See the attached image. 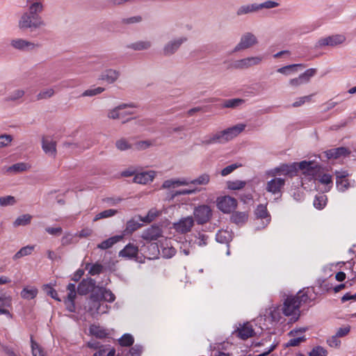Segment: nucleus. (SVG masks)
Segmentation results:
<instances>
[{"mask_svg":"<svg viewBox=\"0 0 356 356\" xmlns=\"http://www.w3.org/2000/svg\"><path fill=\"white\" fill-rule=\"evenodd\" d=\"M43 10V5L41 1L32 3L29 8V11L24 13L19 21V26L22 29L31 31L35 30L44 23L39 14Z\"/></svg>","mask_w":356,"mask_h":356,"instance_id":"1","label":"nucleus"},{"mask_svg":"<svg viewBox=\"0 0 356 356\" xmlns=\"http://www.w3.org/2000/svg\"><path fill=\"white\" fill-rule=\"evenodd\" d=\"M90 300L92 301V307L90 308V311H92L94 307L97 314H103L106 312L104 309H107L108 306L100 304L99 301L103 300L113 302L115 300V296L110 289L102 286L98 287L97 291L90 295Z\"/></svg>","mask_w":356,"mask_h":356,"instance_id":"2","label":"nucleus"},{"mask_svg":"<svg viewBox=\"0 0 356 356\" xmlns=\"http://www.w3.org/2000/svg\"><path fill=\"white\" fill-rule=\"evenodd\" d=\"M283 314L286 316H291V321H297L300 316V302L293 296H287L283 302L282 308Z\"/></svg>","mask_w":356,"mask_h":356,"instance_id":"3","label":"nucleus"},{"mask_svg":"<svg viewBox=\"0 0 356 356\" xmlns=\"http://www.w3.org/2000/svg\"><path fill=\"white\" fill-rule=\"evenodd\" d=\"M217 208L224 213H230L237 207V200L231 196L218 197L216 200Z\"/></svg>","mask_w":356,"mask_h":356,"instance_id":"4","label":"nucleus"},{"mask_svg":"<svg viewBox=\"0 0 356 356\" xmlns=\"http://www.w3.org/2000/svg\"><path fill=\"white\" fill-rule=\"evenodd\" d=\"M188 40L186 36L175 38L166 42L163 49L162 54L164 56H171L175 54L181 47V46Z\"/></svg>","mask_w":356,"mask_h":356,"instance_id":"5","label":"nucleus"},{"mask_svg":"<svg viewBox=\"0 0 356 356\" xmlns=\"http://www.w3.org/2000/svg\"><path fill=\"white\" fill-rule=\"evenodd\" d=\"M258 40L252 33L246 32L241 37L239 42L236 45L232 52H237L241 50L248 49L256 45Z\"/></svg>","mask_w":356,"mask_h":356,"instance_id":"6","label":"nucleus"},{"mask_svg":"<svg viewBox=\"0 0 356 356\" xmlns=\"http://www.w3.org/2000/svg\"><path fill=\"white\" fill-rule=\"evenodd\" d=\"M193 215L197 224L203 225L211 219L212 210L209 205L202 204L195 208Z\"/></svg>","mask_w":356,"mask_h":356,"instance_id":"7","label":"nucleus"},{"mask_svg":"<svg viewBox=\"0 0 356 356\" xmlns=\"http://www.w3.org/2000/svg\"><path fill=\"white\" fill-rule=\"evenodd\" d=\"M346 41V36L342 34H336L319 39L315 47L316 48H321L325 46L335 47L341 44Z\"/></svg>","mask_w":356,"mask_h":356,"instance_id":"8","label":"nucleus"},{"mask_svg":"<svg viewBox=\"0 0 356 356\" xmlns=\"http://www.w3.org/2000/svg\"><path fill=\"white\" fill-rule=\"evenodd\" d=\"M262 56H250L236 60L233 67L235 69L244 70L251 67L259 65L263 60Z\"/></svg>","mask_w":356,"mask_h":356,"instance_id":"9","label":"nucleus"},{"mask_svg":"<svg viewBox=\"0 0 356 356\" xmlns=\"http://www.w3.org/2000/svg\"><path fill=\"white\" fill-rule=\"evenodd\" d=\"M296 173L299 170L303 171V174L307 175L314 176L318 171L320 167L314 161H302L300 163H297Z\"/></svg>","mask_w":356,"mask_h":356,"instance_id":"10","label":"nucleus"},{"mask_svg":"<svg viewBox=\"0 0 356 356\" xmlns=\"http://www.w3.org/2000/svg\"><path fill=\"white\" fill-rule=\"evenodd\" d=\"M316 69H308L304 73L300 74L298 77L291 79L289 81V84L291 86L297 87L304 83H307L309 81L310 79L316 74Z\"/></svg>","mask_w":356,"mask_h":356,"instance_id":"11","label":"nucleus"},{"mask_svg":"<svg viewBox=\"0 0 356 356\" xmlns=\"http://www.w3.org/2000/svg\"><path fill=\"white\" fill-rule=\"evenodd\" d=\"M285 185V179L283 178L275 177L268 181L266 184V190L273 195L282 194V190Z\"/></svg>","mask_w":356,"mask_h":356,"instance_id":"12","label":"nucleus"},{"mask_svg":"<svg viewBox=\"0 0 356 356\" xmlns=\"http://www.w3.org/2000/svg\"><path fill=\"white\" fill-rule=\"evenodd\" d=\"M95 284V280L90 277L83 279L77 286V293L81 296L86 295L93 291Z\"/></svg>","mask_w":356,"mask_h":356,"instance_id":"13","label":"nucleus"},{"mask_svg":"<svg viewBox=\"0 0 356 356\" xmlns=\"http://www.w3.org/2000/svg\"><path fill=\"white\" fill-rule=\"evenodd\" d=\"M245 124H238L232 127L222 130L226 142H228L239 135L245 128Z\"/></svg>","mask_w":356,"mask_h":356,"instance_id":"14","label":"nucleus"},{"mask_svg":"<svg viewBox=\"0 0 356 356\" xmlns=\"http://www.w3.org/2000/svg\"><path fill=\"white\" fill-rule=\"evenodd\" d=\"M194 225V220L193 217L188 216L184 218L175 225V228L179 232L185 234L191 231V228Z\"/></svg>","mask_w":356,"mask_h":356,"instance_id":"15","label":"nucleus"},{"mask_svg":"<svg viewBox=\"0 0 356 356\" xmlns=\"http://www.w3.org/2000/svg\"><path fill=\"white\" fill-rule=\"evenodd\" d=\"M316 284L318 289L317 291H315L314 287H311V291L315 296L327 293L332 289V284L327 282L325 278H318Z\"/></svg>","mask_w":356,"mask_h":356,"instance_id":"16","label":"nucleus"},{"mask_svg":"<svg viewBox=\"0 0 356 356\" xmlns=\"http://www.w3.org/2000/svg\"><path fill=\"white\" fill-rule=\"evenodd\" d=\"M11 45L15 49L21 51H29L34 49L38 44L27 41L24 39H15L11 41Z\"/></svg>","mask_w":356,"mask_h":356,"instance_id":"17","label":"nucleus"},{"mask_svg":"<svg viewBox=\"0 0 356 356\" xmlns=\"http://www.w3.org/2000/svg\"><path fill=\"white\" fill-rule=\"evenodd\" d=\"M162 236V230L159 226L152 225L147 229L143 234V238L146 241H156Z\"/></svg>","mask_w":356,"mask_h":356,"instance_id":"18","label":"nucleus"},{"mask_svg":"<svg viewBox=\"0 0 356 356\" xmlns=\"http://www.w3.org/2000/svg\"><path fill=\"white\" fill-rule=\"evenodd\" d=\"M227 143L225 138L223 131H218L214 134L205 137L204 140H202L201 144L209 145L212 144L225 143Z\"/></svg>","mask_w":356,"mask_h":356,"instance_id":"19","label":"nucleus"},{"mask_svg":"<svg viewBox=\"0 0 356 356\" xmlns=\"http://www.w3.org/2000/svg\"><path fill=\"white\" fill-rule=\"evenodd\" d=\"M350 152L349 149L344 147H340L337 148L330 149L325 152V154L327 159H338L341 156H346L350 154Z\"/></svg>","mask_w":356,"mask_h":356,"instance_id":"20","label":"nucleus"},{"mask_svg":"<svg viewBox=\"0 0 356 356\" xmlns=\"http://www.w3.org/2000/svg\"><path fill=\"white\" fill-rule=\"evenodd\" d=\"M296 165L297 163H293L291 164H282L277 167L275 170L277 172L293 177L297 175L296 167Z\"/></svg>","mask_w":356,"mask_h":356,"instance_id":"21","label":"nucleus"},{"mask_svg":"<svg viewBox=\"0 0 356 356\" xmlns=\"http://www.w3.org/2000/svg\"><path fill=\"white\" fill-rule=\"evenodd\" d=\"M154 172L149 171L138 173L134 177V181L137 184H146L149 181H152L154 178Z\"/></svg>","mask_w":356,"mask_h":356,"instance_id":"22","label":"nucleus"},{"mask_svg":"<svg viewBox=\"0 0 356 356\" xmlns=\"http://www.w3.org/2000/svg\"><path fill=\"white\" fill-rule=\"evenodd\" d=\"M140 218V216H138L137 220L131 218L127 222L126 227L123 231L124 236L131 234L142 226V224L140 222L141 221Z\"/></svg>","mask_w":356,"mask_h":356,"instance_id":"23","label":"nucleus"},{"mask_svg":"<svg viewBox=\"0 0 356 356\" xmlns=\"http://www.w3.org/2000/svg\"><path fill=\"white\" fill-rule=\"evenodd\" d=\"M238 337L241 339H247L254 336V332L252 326L249 323H244L241 327L237 330Z\"/></svg>","mask_w":356,"mask_h":356,"instance_id":"24","label":"nucleus"},{"mask_svg":"<svg viewBox=\"0 0 356 356\" xmlns=\"http://www.w3.org/2000/svg\"><path fill=\"white\" fill-rule=\"evenodd\" d=\"M42 148L45 154L54 157L56 155V143L54 140H49L44 138L42 140Z\"/></svg>","mask_w":356,"mask_h":356,"instance_id":"25","label":"nucleus"},{"mask_svg":"<svg viewBox=\"0 0 356 356\" xmlns=\"http://www.w3.org/2000/svg\"><path fill=\"white\" fill-rule=\"evenodd\" d=\"M120 76V72L115 70L108 69L105 70L99 79L106 81L109 83H114Z\"/></svg>","mask_w":356,"mask_h":356,"instance_id":"26","label":"nucleus"},{"mask_svg":"<svg viewBox=\"0 0 356 356\" xmlns=\"http://www.w3.org/2000/svg\"><path fill=\"white\" fill-rule=\"evenodd\" d=\"M259 11L258 3H254L251 4H245L241 6L236 10L237 16L248 15Z\"/></svg>","mask_w":356,"mask_h":356,"instance_id":"27","label":"nucleus"},{"mask_svg":"<svg viewBox=\"0 0 356 356\" xmlns=\"http://www.w3.org/2000/svg\"><path fill=\"white\" fill-rule=\"evenodd\" d=\"M130 106H132L131 105H129V104H120L118 106H116L115 108H113V110L110 111L108 113V117L111 119H120L122 117H124V115H129V114H131V113H122L120 112L121 110L127 108V107H130Z\"/></svg>","mask_w":356,"mask_h":356,"instance_id":"28","label":"nucleus"},{"mask_svg":"<svg viewBox=\"0 0 356 356\" xmlns=\"http://www.w3.org/2000/svg\"><path fill=\"white\" fill-rule=\"evenodd\" d=\"M138 252V247L134 244H127L122 250L120 252V256L123 257L133 258L137 256Z\"/></svg>","mask_w":356,"mask_h":356,"instance_id":"29","label":"nucleus"},{"mask_svg":"<svg viewBox=\"0 0 356 356\" xmlns=\"http://www.w3.org/2000/svg\"><path fill=\"white\" fill-rule=\"evenodd\" d=\"M310 290L311 288H307V290L306 291L302 292V291H299L298 293L295 296L296 298H297L298 302H300V306L302 304H305L308 302H310L316 299L317 296H315V294H314L313 296L312 294H309Z\"/></svg>","mask_w":356,"mask_h":356,"instance_id":"30","label":"nucleus"},{"mask_svg":"<svg viewBox=\"0 0 356 356\" xmlns=\"http://www.w3.org/2000/svg\"><path fill=\"white\" fill-rule=\"evenodd\" d=\"M123 238L122 235H116L108 238V239L102 241L101 243L97 245V248L102 250H107L111 248L113 245L120 241Z\"/></svg>","mask_w":356,"mask_h":356,"instance_id":"31","label":"nucleus"},{"mask_svg":"<svg viewBox=\"0 0 356 356\" xmlns=\"http://www.w3.org/2000/svg\"><path fill=\"white\" fill-rule=\"evenodd\" d=\"M248 213L241 211L234 212L230 217L231 221L238 225L244 224L248 220Z\"/></svg>","mask_w":356,"mask_h":356,"instance_id":"32","label":"nucleus"},{"mask_svg":"<svg viewBox=\"0 0 356 356\" xmlns=\"http://www.w3.org/2000/svg\"><path fill=\"white\" fill-rule=\"evenodd\" d=\"M266 205L267 204H259L254 211V215L257 218L266 219L267 222H269L270 216L267 210Z\"/></svg>","mask_w":356,"mask_h":356,"instance_id":"33","label":"nucleus"},{"mask_svg":"<svg viewBox=\"0 0 356 356\" xmlns=\"http://www.w3.org/2000/svg\"><path fill=\"white\" fill-rule=\"evenodd\" d=\"M127 47L135 51L146 50L152 47V42L148 40H140L131 43Z\"/></svg>","mask_w":356,"mask_h":356,"instance_id":"34","label":"nucleus"},{"mask_svg":"<svg viewBox=\"0 0 356 356\" xmlns=\"http://www.w3.org/2000/svg\"><path fill=\"white\" fill-rule=\"evenodd\" d=\"M232 235L227 230H219L216 235V239L218 243L228 244L232 241Z\"/></svg>","mask_w":356,"mask_h":356,"instance_id":"35","label":"nucleus"},{"mask_svg":"<svg viewBox=\"0 0 356 356\" xmlns=\"http://www.w3.org/2000/svg\"><path fill=\"white\" fill-rule=\"evenodd\" d=\"M25 95V91L22 89H16L11 92L6 97H5L4 101L6 102H17L22 99Z\"/></svg>","mask_w":356,"mask_h":356,"instance_id":"36","label":"nucleus"},{"mask_svg":"<svg viewBox=\"0 0 356 356\" xmlns=\"http://www.w3.org/2000/svg\"><path fill=\"white\" fill-rule=\"evenodd\" d=\"M86 269H89L88 273L91 275H97L102 273L104 270V266L101 264L95 263L91 264L90 263H87L86 264Z\"/></svg>","mask_w":356,"mask_h":356,"instance_id":"37","label":"nucleus"},{"mask_svg":"<svg viewBox=\"0 0 356 356\" xmlns=\"http://www.w3.org/2000/svg\"><path fill=\"white\" fill-rule=\"evenodd\" d=\"M89 330L92 335L99 339L105 338L108 335L106 330L99 325H92Z\"/></svg>","mask_w":356,"mask_h":356,"instance_id":"38","label":"nucleus"},{"mask_svg":"<svg viewBox=\"0 0 356 356\" xmlns=\"http://www.w3.org/2000/svg\"><path fill=\"white\" fill-rule=\"evenodd\" d=\"M32 216L30 214H24L18 216L13 222L15 227L19 226H25L31 223Z\"/></svg>","mask_w":356,"mask_h":356,"instance_id":"39","label":"nucleus"},{"mask_svg":"<svg viewBox=\"0 0 356 356\" xmlns=\"http://www.w3.org/2000/svg\"><path fill=\"white\" fill-rule=\"evenodd\" d=\"M28 169V165L26 163L20 162L17 163L15 164L12 165L11 166L7 168L8 172H12L14 174H17L19 172H24Z\"/></svg>","mask_w":356,"mask_h":356,"instance_id":"40","label":"nucleus"},{"mask_svg":"<svg viewBox=\"0 0 356 356\" xmlns=\"http://www.w3.org/2000/svg\"><path fill=\"white\" fill-rule=\"evenodd\" d=\"M33 250V245H26L25 247H23L15 254V255L13 256V259L17 260L23 257L29 255L32 253Z\"/></svg>","mask_w":356,"mask_h":356,"instance_id":"41","label":"nucleus"},{"mask_svg":"<svg viewBox=\"0 0 356 356\" xmlns=\"http://www.w3.org/2000/svg\"><path fill=\"white\" fill-rule=\"evenodd\" d=\"M245 102V100L240 98L226 99L222 105L223 108H234L240 106Z\"/></svg>","mask_w":356,"mask_h":356,"instance_id":"42","label":"nucleus"},{"mask_svg":"<svg viewBox=\"0 0 356 356\" xmlns=\"http://www.w3.org/2000/svg\"><path fill=\"white\" fill-rule=\"evenodd\" d=\"M210 181V175L207 173L200 175L196 179L190 181L193 185H207Z\"/></svg>","mask_w":356,"mask_h":356,"instance_id":"43","label":"nucleus"},{"mask_svg":"<svg viewBox=\"0 0 356 356\" xmlns=\"http://www.w3.org/2000/svg\"><path fill=\"white\" fill-rule=\"evenodd\" d=\"M118 343L121 346L129 347L134 343V339L130 334H124L118 340Z\"/></svg>","mask_w":356,"mask_h":356,"instance_id":"44","label":"nucleus"},{"mask_svg":"<svg viewBox=\"0 0 356 356\" xmlns=\"http://www.w3.org/2000/svg\"><path fill=\"white\" fill-rule=\"evenodd\" d=\"M115 147L120 151H125L133 148V144L125 138H120L115 142Z\"/></svg>","mask_w":356,"mask_h":356,"instance_id":"45","label":"nucleus"},{"mask_svg":"<svg viewBox=\"0 0 356 356\" xmlns=\"http://www.w3.org/2000/svg\"><path fill=\"white\" fill-rule=\"evenodd\" d=\"M117 213H118V211L115 209H110L104 210V211L97 213L95 216V217L94 218V221H97V220H99L102 218L112 217Z\"/></svg>","mask_w":356,"mask_h":356,"instance_id":"46","label":"nucleus"},{"mask_svg":"<svg viewBox=\"0 0 356 356\" xmlns=\"http://www.w3.org/2000/svg\"><path fill=\"white\" fill-rule=\"evenodd\" d=\"M55 91L53 88H47L41 90L36 96L37 100L47 99L53 97Z\"/></svg>","mask_w":356,"mask_h":356,"instance_id":"47","label":"nucleus"},{"mask_svg":"<svg viewBox=\"0 0 356 356\" xmlns=\"http://www.w3.org/2000/svg\"><path fill=\"white\" fill-rule=\"evenodd\" d=\"M38 294V290L35 288L29 289L27 288L23 289L21 292V296L27 300L33 299Z\"/></svg>","mask_w":356,"mask_h":356,"instance_id":"48","label":"nucleus"},{"mask_svg":"<svg viewBox=\"0 0 356 356\" xmlns=\"http://www.w3.org/2000/svg\"><path fill=\"white\" fill-rule=\"evenodd\" d=\"M31 350L33 356H45L42 348L31 337Z\"/></svg>","mask_w":356,"mask_h":356,"instance_id":"49","label":"nucleus"},{"mask_svg":"<svg viewBox=\"0 0 356 356\" xmlns=\"http://www.w3.org/2000/svg\"><path fill=\"white\" fill-rule=\"evenodd\" d=\"M246 183L244 181L235 180L229 181L227 182V188L230 190L236 191L240 190L245 187Z\"/></svg>","mask_w":356,"mask_h":356,"instance_id":"50","label":"nucleus"},{"mask_svg":"<svg viewBox=\"0 0 356 356\" xmlns=\"http://www.w3.org/2000/svg\"><path fill=\"white\" fill-rule=\"evenodd\" d=\"M314 206L318 209H322L326 204V197L324 195H316L314 200Z\"/></svg>","mask_w":356,"mask_h":356,"instance_id":"51","label":"nucleus"},{"mask_svg":"<svg viewBox=\"0 0 356 356\" xmlns=\"http://www.w3.org/2000/svg\"><path fill=\"white\" fill-rule=\"evenodd\" d=\"M327 351L323 347L321 346H315L309 352V356H327Z\"/></svg>","mask_w":356,"mask_h":356,"instance_id":"52","label":"nucleus"},{"mask_svg":"<svg viewBox=\"0 0 356 356\" xmlns=\"http://www.w3.org/2000/svg\"><path fill=\"white\" fill-rule=\"evenodd\" d=\"M355 282L356 279L355 277H353V279L348 280L345 283L337 285L333 288V291H334V293H338L345 288L352 286L355 283Z\"/></svg>","mask_w":356,"mask_h":356,"instance_id":"53","label":"nucleus"},{"mask_svg":"<svg viewBox=\"0 0 356 356\" xmlns=\"http://www.w3.org/2000/svg\"><path fill=\"white\" fill-rule=\"evenodd\" d=\"M104 90H105L104 88H102V87H97L95 88L88 89L83 92L82 96L83 97L95 96L96 95L102 93V92L104 91Z\"/></svg>","mask_w":356,"mask_h":356,"instance_id":"54","label":"nucleus"},{"mask_svg":"<svg viewBox=\"0 0 356 356\" xmlns=\"http://www.w3.org/2000/svg\"><path fill=\"white\" fill-rule=\"evenodd\" d=\"M76 236L75 234H72L70 232H67L61 238L60 242L63 246H67L74 243V238Z\"/></svg>","mask_w":356,"mask_h":356,"instance_id":"55","label":"nucleus"},{"mask_svg":"<svg viewBox=\"0 0 356 356\" xmlns=\"http://www.w3.org/2000/svg\"><path fill=\"white\" fill-rule=\"evenodd\" d=\"M279 5V3L276 1L268 0L261 3H258V8L259 10L261 9H271L277 7Z\"/></svg>","mask_w":356,"mask_h":356,"instance_id":"56","label":"nucleus"},{"mask_svg":"<svg viewBox=\"0 0 356 356\" xmlns=\"http://www.w3.org/2000/svg\"><path fill=\"white\" fill-rule=\"evenodd\" d=\"M15 203V199L13 196L8 195L0 197V205L6 207L8 205H13Z\"/></svg>","mask_w":356,"mask_h":356,"instance_id":"57","label":"nucleus"},{"mask_svg":"<svg viewBox=\"0 0 356 356\" xmlns=\"http://www.w3.org/2000/svg\"><path fill=\"white\" fill-rule=\"evenodd\" d=\"M152 143L149 140H141L134 143L133 145V148L137 150H143L150 147Z\"/></svg>","mask_w":356,"mask_h":356,"instance_id":"58","label":"nucleus"},{"mask_svg":"<svg viewBox=\"0 0 356 356\" xmlns=\"http://www.w3.org/2000/svg\"><path fill=\"white\" fill-rule=\"evenodd\" d=\"M67 290L68 291L67 293V298L68 299H75L76 297V290L77 287L76 286L75 284L70 283L67 286Z\"/></svg>","mask_w":356,"mask_h":356,"instance_id":"59","label":"nucleus"},{"mask_svg":"<svg viewBox=\"0 0 356 356\" xmlns=\"http://www.w3.org/2000/svg\"><path fill=\"white\" fill-rule=\"evenodd\" d=\"M305 341L306 338L305 336L293 337L287 342L286 346H297L300 343L304 342Z\"/></svg>","mask_w":356,"mask_h":356,"instance_id":"60","label":"nucleus"},{"mask_svg":"<svg viewBox=\"0 0 356 356\" xmlns=\"http://www.w3.org/2000/svg\"><path fill=\"white\" fill-rule=\"evenodd\" d=\"M12 140L13 137L11 135L3 134L0 136V148L8 146Z\"/></svg>","mask_w":356,"mask_h":356,"instance_id":"61","label":"nucleus"},{"mask_svg":"<svg viewBox=\"0 0 356 356\" xmlns=\"http://www.w3.org/2000/svg\"><path fill=\"white\" fill-rule=\"evenodd\" d=\"M241 165H238L236 163L231 164V165L224 168L221 170V172H220L221 175L222 176H227V175H229L230 173H232L234 170H236V168H238Z\"/></svg>","mask_w":356,"mask_h":356,"instance_id":"62","label":"nucleus"},{"mask_svg":"<svg viewBox=\"0 0 356 356\" xmlns=\"http://www.w3.org/2000/svg\"><path fill=\"white\" fill-rule=\"evenodd\" d=\"M339 338L336 334L332 336L327 339V343L332 348H338L341 344V341Z\"/></svg>","mask_w":356,"mask_h":356,"instance_id":"63","label":"nucleus"},{"mask_svg":"<svg viewBox=\"0 0 356 356\" xmlns=\"http://www.w3.org/2000/svg\"><path fill=\"white\" fill-rule=\"evenodd\" d=\"M143 352V346L140 345H135L131 348L129 353L131 356H140Z\"/></svg>","mask_w":356,"mask_h":356,"instance_id":"64","label":"nucleus"}]
</instances>
